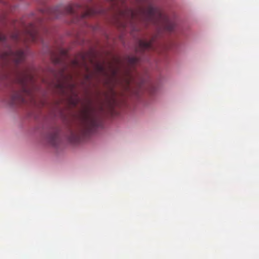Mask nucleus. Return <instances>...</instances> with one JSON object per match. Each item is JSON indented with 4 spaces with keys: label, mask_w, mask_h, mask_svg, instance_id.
<instances>
[{
    "label": "nucleus",
    "mask_w": 259,
    "mask_h": 259,
    "mask_svg": "<svg viewBox=\"0 0 259 259\" xmlns=\"http://www.w3.org/2000/svg\"><path fill=\"white\" fill-rule=\"evenodd\" d=\"M120 17L130 21L139 20L160 26L163 30L171 32L176 26L175 20H170L160 9L149 5L146 8H140L137 11L126 8L119 10Z\"/></svg>",
    "instance_id": "nucleus-1"
},
{
    "label": "nucleus",
    "mask_w": 259,
    "mask_h": 259,
    "mask_svg": "<svg viewBox=\"0 0 259 259\" xmlns=\"http://www.w3.org/2000/svg\"><path fill=\"white\" fill-rule=\"evenodd\" d=\"M20 85L21 89L19 91L14 92L11 95L10 103L12 105L27 104V98L30 99L31 104L34 103V97L28 89L24 79L21 80Z\"/></svg>",
    "instance_id": "nucleus-2"
},
{
    "label": "nucleus",
    "mask_w": 259,
    "mask_h": 259,
    "mask_svg": "<svg viewBox=\"0 0 259 259\" xmlns=\"http://www.w3.org/2000/svg\"><path fill=\"white\" fill-rule=\"evenodd\" d=\"M82 122L84 125L85 133H89L94 128L99 127L100 124L99 118L94 113L88 110H85L82 113Z\"/></svg>",
    "instance_id": "nucleus-3"
},
{
    "label": "nucleus",
    "mask_w": 259,
    "mask_h": 259,
    "mask_svg": "<svg viewBox=\"0 0 259 259\" xmlns=\"http://www.w3.org/2000/svg\"><path fill=\"white\" fill-rule=\"evenodd\" d=\"M0 57L5 61L13 62L16 65H18L23 61L25 54L21 50L14 51L11 48H9L8 51L4 52Z\"/></svg>",
    "instance_id": "nucleus-4"
},
{
    "label": "nucleus",
    "mask_w": 259,
    "mask_h": 259,
    "mask_svg": "<svg viewBox=\"0 0 259 259\" xmlns=\"http://www.w3.org/2000/svg\"><path fill=\"white\" fill-rule=\"evenodd\" d=\"M47 141L52 146H56L59 142V131L58 128L54 129L47 137Z\"/></svg>",
    "instance_id": "nucleus-5"
},
{
    "label": "nucleus",
    "mask_w": 259,
    "mask_h": 259,
    "mask_svg": "<svg viewBox=\"0 0 259 259\" xmlns=\"http://www.w3.org/2000/svg\"><path fill=\"white\" fill-rule=\"evenodd\" d=\"M81 9V6L78 4L73 5H68L63 9V14H70L73 15H78L77 11Z\"/></svg>",
    "instance_id": "nucleus-6"
},
{
    "label": "nucleus",
    "mask_w": 259,
    "mask_h": 259,
    "mask_svg": "<svg viewBox=\"0 0 259 259\" xmlns=\"http://www.w3.org/2000/svg\"><path fill=\"white\" fill-rule=\"evenodd\" d=\"M153 39L149 41L143 40H140L139 41V49L142 51L148 50H153L154 49L153 45Z\"/></svg>",
    "instance_id": "nucleus-7"
},
{
    "label": "nucleus",
    "mask_w": 259,
    "mask_h": 259,
    "mask_svg": "<svg viewBox=\"0 0 259 259\" xmlns=\"http://www.w3.org/2000/svg\"><path fill=\"white\" fill-rule=\"evenodd\" d=\"M69 138L72 142L77 143L80 140V135L77 133L71 132Z\"/></svg>",
    "instance_id": "nucleus-8"
},
{
    "label": "nucleus",
    "mask_w": 259,
    "mask_h": 259,
    "mask_svg": "<svg viewBox=\"0 0 259 259\" xmlns=\"http://www.w3.org/2000/svg\"><path fill=\"white\" fill-rule=\"evenodd\" d=\"M95 13L94 10L92 8L87 7L85 8V11L81 14V17L84 18L88 16L93 15Z\"/></svg>",
    "instance_id": "nucleus-9"
},
{
    "label": "nucleus",
    "mask_w": 259,
    "mask_h": 259,
    "mask_svg": "<svg viewBox=\"0 0 259 259\" xmlns=\"http://www.w3.org/2000/svg\"><path fill=\"white\" fill-rule=\"evenodd\" d=\"M127 62L130 66H134L138 64L140 62V59L136 57H129L127 59Z\"/></svg>",
    "instance_id": "nucleus-10"
},
{
    "label": "nucleus",
    "mask_w": 259,
    "mask_h": 259,
    "mask_svg": "<svg viewBox=\"0 0 259 259\" xmlns=\"http://www.w3.org/2000/svg\"><path fill=\"white\" fill-rule=\"evenodd\" d=\"M109 2L111 3V5L113 7H118V4L119 3L120 0H107ZM138 1H143V0H137Z\"/></svg>",
    "instance_id": "nucleus-11"
},
{
    "label": "nucleus",
    "mask_w": 259,
    "mask_h": 259,
    "mask_svg": "<svg viewBox=\"0 0 259 259\" xmlns=\"http://www.w3.org/2000/svg\"><path fill=\"white\" fill-rule=\"evenodd\" d=\"M12 39L15 41L19 40L20 38V35L19 32H16L12 35Z\"/></svg>",
    "instance_id": "nucleus-12"
},
{
    "label": "nucleus",
    "mask_w": 259,
    "mask_h": 259,
    "mask_svg": "<svg viewBox=\"0 0 259 259\" xmlns=\"http://www.w3.org/2000/svg\"><path fill=\"white\" fill-rule=\"evenodd\" d=\"M29 35L32 41H35L36 34L35 32H29Z\"/></svg>",
    "instance_id": "nucleus-13"
},
{
    "label": "nucleus",
    "mask_w": 259,
    "mask_h": 259,
    "mask_svg": "<svg viewBox=\"0 0 259 259\" xmlns=\"http://www.w3.org/2000/svg\"><path fill=\"white\" fill-rule=\"evenodd\" d=\"M112 68V73L113 76H116L118 72V68H114L113 67L111 66Z\"/></svg>",
    "instance_id": "nucleus-14"
},
{
    "label": "nucleus",
    "mask_w": 259,
    "mask_h": 259,
    "mask_svg": "<svg viewBox=\"0 0 259 259\" xmlns=\"http://www.w3.org/2000/svg\"><path fill=\"white\" fill-rule=\"evenodd\" d=\"M6 39V36L3 33H0V41H5Z\"/></svg>",
    "instance_id": "nucleus-15"
},
{
    "label": "nucleus",
    "mask_w": 259,
    "mask_h": 259,
    "mask_svg": "<svg viewBox=\"0 0 259 259\" xmlns=\"http://www.w3.org/2000/svg\"><path fill=\"white\" fill-rule=\"evenodd\" d=\"M99 67V69L101 70V71H102V72H105V68H104V66H100Z\"/></svg>",
    "instance_id": "nucleus-16"
},
{
    "label": "nucleus",
    "mask_w": 259,
    "mask_h": 259,
    "mask_svg": "<svg viewBox=\"0 0 259 259\" xmlns=\"http://www.w3.org/2000/svg\"><path fill=\"white\" fill-rule=\"evenodd\" d=\"M73 64L75 66H78L79 63L77 61L74 60V61H73Z\"/></svg>",
    "instance_id": "nucleus-17"
},
{
    "label": "nucleus",
    "mask_w": 259,
    "mask_h": 259,
    "mask_svg": "<svg viewBox=\"0 0 259 259\" xmlns=\"http://www.w3.org/2000/svg\"><path fill=\"white\" fill-rule=\"evenodd\" d=\"M122 4H123L124 2L123 1L121 2Z\"/></svg>",
    "instance_id": "nucleus-18"
},
{
    "label": "nucleus",
    "mask_w": 259,
    "mask_h": 259,
    "mask_svg": "<svg viewBox=\"0 0 259 259\" xmlns=\"http://www.w3.org/2000/svg\"><path fill=\"white\" fill-rule=\"evenodd\" d=\"M127 82L128 83H130V80H127Z\"/></svg>",
    "instance_id": "nucleus-19"
}]
</instances>
